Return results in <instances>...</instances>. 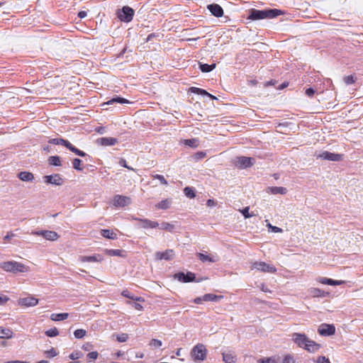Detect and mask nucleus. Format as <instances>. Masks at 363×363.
Masks as SVG:
<instances>
[{
  "label": "nucleus",
  "instance_id": "1",
  "mask_svg": "<svg viewBox=\"0 0 363 363\" xmlns=\"http://www.w3.org/2000/svg\"><path fill=\"white\" fill-rule=\"evenodd\" d=\"M291 339L298 347L311 353L318 352L321 347L320 344L311 340L304 333H294L291 335Z\"/></svg>",
  "mask_w": 363,
  "mask_h": 363
},
{
  "label": "nucleus",
  "instance_id": "2",
  "mask_svg": "<svg viewBox=\"0 0 363 363\" xmlns=\"http://www.w3.org/2000/svg\"><path fill=\"white\" fill-rule=\"evenodd\" d=\"M282 13L281 10L273 9L266 10H257L252 9L250 11L248 18L252 21L261 20L264 18H274Z\"/></svg>",
  "mask_w": 363,
  "mask_h": 363
},
{
  "label": "nucleus",
  "instance_id": "3",
  "mask_svg": "<svg viewBox=\"0 0 363 363\" xmlns=\"http://www.w3.org/2000/svg\"><path fill=\"white\" fill-rule=\"evenodd\" d=\"M0 268L7 272L13 274L23 273L30 271L29 267L16 261H7L0 263Z\"/></svg>",
  "mask_w": 363,
  "mask_h": 363
},
{
  "label": "nucleus",
  "instance_id": "4",
  "mask_svg": "<svg viewBox=\"0 0 363 363\" xmlns=\"http://www.w3.org/2000/svg\"><path fill=\"white\" fill-rule=\"evenodd\" d=\"M207 350L204 345L199 343L191 351V356L194 361L204 360L206 358Z\"/></svg>",
  "mask_w": 363,
  "mask_h": 363
},
{
  "label": "nucleus",
  "instance_id": "5",
  "mask_svg": "<svg viewBox=\"0 0 363 363\" xmlns=\"http://www.w3.org/2000/svg\"><path fill=\"white\" fill-rule=\"evenodd\" d=\"M134 15V10L128 6H123L121 11H118V16L119 19L124 22H130L133 20Z\"/></svg>",
  "mask_w": 363,
  "mask_h": 363
},
{
  "label": "nucleus",
  "instance_id": "6",
  "mask_svg": "<svg viewBox=\"0 0 363 363\" xmlns=\"http://www.w3.org/2000/svg\"><path fill=\"white\" fill-rule=\"evenodd\" d=\"M33 235L43 236L45 240L50 241L57 240L60 235L55 231L52 230H33L31 232Z\"/></svg>",
  "mask_w": 363,
  "mask_h": 363
},
{
  "label": "nucleus",
  "instance_id": "7",
  "mask_svg": "<svg viewBox=\"0 0 363 363\" xmlns=\"http://www.w3.org/2000/svg\"><path fill=\"white\" fill-rule=\"evenodd\" d=\"M131 203V199L126 196L116 195L112 199V204L116 207H125Z\"/></svg>",
  "mask_w": 363,
  "mask_h": 363
},
{
  "label": "nucleus",
  "instance_id": "8",
  "mask_svg": "<svg viewBox=\"0 0 363 363\" xmlns=\"http://www.w3.org/2000/svg\"><path fill=\"white\" fill-rule=\"evenodd\" d=\"M252 268L263 272L274 273L277 271L274 267L269 265L264 262H255L252 263Z\"/></svg>",
  "mask_w": 363,
  "mask_h": 363
},
{
  "label": "nucleus",
  "instance_id": "9",
  "mask_svg": "<svg viewBox=\"0 0 363 363\" xmlns=\"http://www.w3.org/2000/svg\"><path fill=\"white\" fill-rule=\"evenodd\" d=\"M318 333L322 336H330L335 333V327L333 324H321L318 329Z\"/></svg>",
  "mask_w": 363,
  "mask_h": 363
},
{
  "label": "nucleus",
  "instance_id": "10",
  "mask_svg": "<svg viewBox=\"0 0 363 363\" xmlns=\"http://www.w3.org/2000/svg\"><path fill=\"white\" fill-rule=\"evenodd\" d=\"M255 159L245 156L238 157L235 159V165L240 168H246L253 164Z\"/></svg>",
  "mask_w": 363,
  "mask_h": 363
},
{
  "label": "nucleus",
  "instance_id": "11",
  "mask_svg": "<svg viewBox=\"0 0 363 363\" xmlns=\"http://www.w3.org/2000/svg\"><path fill=\"white\" fill-rule=\"evenodd\" d=\"M342 157V155L330 152L328 151H323L317 155V158L335 162L340 161Z\"/></svg>",
  "mask_w": 363,
  "mask_h": 363
},
{
  "label": "nucleus",
  "instance_id": "12",
  "mask_svg": "<svg viewBox=\"0 0 363 363\" xmlns=\"http://www.w3.org/2000/svg\"><path fill=\"white\" fill-rule=\"evenodd\" d=\"M39 301L33 296L21 298L18 301V304L23 307H33L38 305Z\"/></svg>",
  "mask_w": 363,
  "mask_h": 363
},
{
  "label": "nucleus",
  "instance_id": "13",
  "mask_svg": "<svg viewBox=\"0 0 363 363\" xmlns=\"http://www.w3.org/2000/svg\"><path fill=\"white\" fill-rule=\"evenodd\" d=\"M195 278V274L192 272H187L186 274L179 272L174 274V279L184 283L194 281Z\"/></svg>",
  "mask_w": 363,
  "mask_h": 363
},
{
  "label": "nucleus",
  "instance_id": "14",
  "mask_svg": "<svg viewBox=\"0 0 363 363\" xmlns=\"http://www.w3.org/2000/svg\"><path fill=\"white\" fill-rule=\"evenodd\" d=\"M44 182L47 184L60 186L63 184V180L58 174L46 175L43 177Z\"/></svg>",
  "mask_w": 363,
  "mask_h": 363
},
{
  "label": "nucleus",
  "instance_id": "15",
  "mask_svg": "<svg viewBox=\"0 0 363 363\" xmlns=\"http://www.w3.org/2000/svg\"><path fill=\"white\" fill-rule=\"evenodd\" d=\"M133 219L139 221V226L143 228H155L159 226V223L157 222L152 221L146 218H134Z\"/></svg>",
  "mask_w": 363,
  "mask_h": 363
},
{
  "label": "nucleus",
  "instance_id": "16",
  "mask_svg": "<svg viewBox=\"0 0 363 363\" xmlns=\"http://www.w3.org/2000/svg\"><path fill=\"white\" fill-rule=\"evenodd\" d=\"M174 255V253L172 250H167L164 252H157L155 253V258L159 260H170L173 258Z\"/></svg>",
  "mask_w": 363,
  "mask_h": 363
},
{
  "label": "nucleus",
  "instance_id": "17",
  "mask_svg": "<svg viewBox=\"0 0 363 363\" xmlns=\"http://www.w3.org/2000/svg\"><path fill=\"white\" fill-rule=\"evenodd\" d=\"M208 11L216 17H221L223 15L222 7L216 4H209L207 6Z\"/></svg>",
  "mask_w": 363,
  "mask_h": 363
},
{
  "label": "nucleus",
  "instance_id": "18",
  "mask_svg": "<svg viewBox=\"0 0 363 363\" xmlns=\"http://www.w3.org/2000/svg\"><path fill=\"white\" fill-rule=\"evenodd\" d=\"M103 256L99 254H95L91 256H81L79 260L82 262H99L103 260Z\"/></svg>",
  "mask_w": 363,
  "mask_h": 363
},
{
  "label": "nucleus",
  "instance_id": "19",
  "mask_svg": "<svg viewBox=\"0 0 363 363\" xmlns=\"http://www.w3.org/2000/svg\"><path fill=\"white\" fill-rule=\"evenodd\" d=\"M317 281L322 284H328L331 286H339L345 283L342 280H333L326 277H318Z\"/></svg>",
  "mask_w": 363,
  "mask_h": 363
},
{
  "label": "nucleus",
  "instance_id": "20",
  "mask_svg": "<svg viewBox=\"0 0 363 363\" xmlns=\"http://www.w3.org/2000/svg\"><path fill=\"white\" fill-rule=\"evenodd\" d=\"M97 143L103 146H112L118 143V140L115 138H101L97 140Z\"/></svg>",
  "mask_w": 363,
  "mask_h": 363
},
{
  "label": "nucleus",
  "instance_id": "21",
  "mask_svg": "<svg viewBox=\"0 0 363 363\" xmlns=\"http://www.w3.org/2000/svg\"><path fill=\"white\" fill-rule=\"evenodd\" d=\"M267 192L271 194H286L287 193V189L285 187L282 186H269L267 189Z\"/></svg>",
  "mask_w": 363,
  "mask_h": 363
},
{
  "label": "nucleus",
  "instance_id": "22",
  "mask_svg": "<svg viewBox=\"0 0 363 363\" xmlns=\"http://www.w3.org/2000/svg\"><path fill=\"white\" fill-rule=\"evenodd\" d=\"M309 294L312 297L314 298H323L329 295L328 292L324 291L318 288H311L309 290Z\"/></svg>",
  "mask_w": 363,
  "mask_h": 363
},
{
  "label": "nucleus",
  "instance_id": "23",
  "mask_svg": "<svg viewBox=\"0 0 363 363\" xmlns=\"http://www.w3.org/2000/svg\"><path fill=\"white\" fill-rule=\"evenodd\" d=\"M18 178L23 182H32L34 179V175L30 172L23 171L20 172L18 175Z\"/></svg>",
  "mask_w": 363,
  "mask_h": 363
},
{
  "label": "nucleus",
  "instance_id": "24",
  "mask_svg": "<svg viewBox=\"0 0 363 363\" xmlns=\"http://www.w3.org/2000/svg\"><path fill=\"white\" fill-rule=\"evenodd\" d=\"M13 331L9 328L0 327V338L9 339L13 337Z\"/></svg>",
  "mask_w": 363,
  "mask_h": 363
},
{
  "label": "nucleus",
  "instance_id": "25",
  "mask_svg": "<svg viewBox=\"0 0 363 363\" xmlns=\"http://www.w3.org/2000/svg\"><path fill=\"white\" fill-rule=\"evenodd\" d=\"M222 356H223V360L225 363H235L237 361L236 356L232 353L223 352Z\"/></svg>",
  "mask_w": 363,
  "mask_h": 363
},
{
  "label": "nucleus",
  "instance_id": "26",
  "mask_svg": "<svg viewBox=\"0 0 363 363\" xmlns=\"http://www.w3.org/2000/svg\"><path fill=\"white\" fill-rule=\"evenodd\" d=\"M101 235L106 238L111 240H115L117 238L116 233L108 229H102L101 230Z\"/></svg>",
  "mask_w": 363,
  "mask_h": 363
},
{
  "label": "nucleus",
  "instance_id": "27",
  "mask_svg": "<svg viewBox=\"0 0 363 363\" xmlns=\"http://www.w3.org/2000/svg\"><path fill=\"white\" fill-rule=\"evenodd\" d=\"M223 296H218L213 294H206L203 295V298L205 301H219L223 298Z\"/></svg>",
  "mask_w": 363,
  "mask_h": 363
},
{
  "label": "nucleus",
  "instance_id": "28",
  "mask_svg": "<svg viewBox=\"0 0 363 363\" xmlns=\"http://www.w3.org/2000/svg\"><path fill=\"white\" fill-rule=\"evenodd\" d=\"M279 357L277 356H272L269 357H263L257 360V363H279Z\"/></svg>",
  "mask_w": 363,
  "mask_h": 363
},
{
  "label": "nucleus",
  "instance_id": "29",
  "mask_svg": "<svg viewBox=\"0 0 363 363\" xmlns=\"http://www.w3.org/2000/svg\"><path fill=\"white\" fill-rule=\"evenodd\" d=\"M68 316L69 314L67 313H52L50 315V319L53 321H60L67 319Z\"/></svg>",
  "mask_w": 363,
  "mask_h": 363
},
{
  "label": "nucleus",
  "instance_id": "30",
  "mask_svg": "<svg viewBox=\"0 0 363 363\" xmlns=\"http://www.w3.org/2000/svg\"><path fill=\"white\" fill-rule=\"evenodd\" d=\"M196 256L203 262H216L217 261V259H215L214 257H210L208 255L203 254V253H201V252L197 253Z\"/></svg>",
  "mask_w": 363,
  "mask_h": 363
},
{
  "label": "nucleus",
  "instance_id": "31",
  "mask_svg": "<svg viewBox=\"0 0 363 363\" xmlns=\"http://www.w3.org/2000/svg\"><path fill=\"white\" fill-rule=\"evenodd\" d=\"M172 200L169 199H164L156 204V208L158 209H167L170 207Z\"/></svg>",
  "mask_w": 363,
  "mask_h": 363
},
{
  "label": "nucleus",
  "instance_id": "32",
  "mask_svg": "<svg viewBox=\"0 0 363 363\" xmlns=\"http://www.w3.org/2000/svg\"><path fill=\"white\" fill-rule=\"evenodd\" d=\"M183 143L185 145L195 148L199 146V140L196 138L186 139L183 141Z\"/></svg>",
  "mask_w": 363,
  "mask_h": 363
},
{
  "label": "nucleus",
  "instance_id": "33",
  "mask_svg": "<svg viewBox=\"0 0 363 363\" xmlns=\"http://www.w3.org/2000/svg\"><path fill=\"white\" fill-rule=\"evenodd\" d=\"M113 103H119V104H129V101L122 98V97H115L111 99V100L108 101L105 104H112Z\"/></svg>",
  "mask_w": 363,
  "mask_h": 363
},
{
  "label": "nucleus",
  "instance_id": "34",
  "mask_svg": "<svg viewBox=\"0 0 363 363\" xmlns=\"http://www.w3.org/2000/svg\"><path fill=\"white\" fill-rule=\"evenodd\" d=\"M199 67L203 72H209L216 67V64L208 65L199 63Z\"/></svg>",
  "mask_w": 363,
  "mask_h": 363
},
{
  "label": "nucleus",
  "instance_id": "35",
  "mask_svg": "<svg viewBox=\"0 0 363 363\" xmlns=\"http://www.w3.org/2000/svg\"><path fill=\"white\" fill-rule=\"evenodd\" d=\"M48 162L51 165L59 167L61 165L60 158L59 156H50L48 158Z\"/></svg>",
  "mask_w": 363,
  "mask_h": 363
},
{
  "label": "nucleus",
  "instance_id": "36",
  "mask_svg": "<svg viewBox=\"0 0 363 363\" xmlns=\"http://www.w3.org/2000/svg\"><path fill=\"white\" fill-rule=\"evenodd\" d=\"M121 295L124 297H126L128 298H130V299H132L133 301H140L142 299L141 297H137V296H133L129 291L128 290H123L122 292H121Z\"/></svg>",
  "mask_w": 363,
  "mask_h": 363
},
{
  "label": "nucleus",
  "instance_id": "37",
  "mask_svg": "<svg viewBox=\"0 0 363 363\" xmlns=\"http://www.w3.org/2000/svg\"><path fill=\"white\" fill-rule=\"evenodd\" d=\"M190 91L191 93L199 95L207 96L208 94L206 90L198 87H191Z\"/></svg>",
  "mask_w": 363,
  "mask_h": 363
},
{
  "label": "nucleus",
  "instance_id": "38",
  "mask_svg": "<svg viewBox=\"0 0 363 363\" xmlns=\"http://www.w3.org/2000/svg\"><path fill=\"white\" fill-rule=\"evenodd\" d=\"M185 196L188 198L193 199L196 196L195 191L193 188L186 186L184 189Z\"/></svg>",
  "mask_w": 363,
  "mask_h": 363
},
{
  "label": "nucleus",
  "instance_id": "39",
  "mask_svg": "<svg viewBox=\"0 0 363 363\" xmlns=\"http://www.w3.org/2000/svg\"><path fill=\"white\" fill-rule=\"evenodd\" d=\"M149 345L152 349L159 348L162 345V342L160 340L152 339L149 343Z\"/></svg>",
  "mask_w": 363,
  "mask_h": 363
},
{
  "label": "nucleus",
  "instance_id": "40",
  "mask_svg": "<svg viewBox=\"0 0 363 363\" xmlns=\"http://www.w3.org/2000/svg\"><path fill=\"white\" fill-rule=\"evenodd\" d=\"M250 207L247 206L242 210H240V213L242 214V216L245 217V218H249L251 217H253L255 216V214L252 212L251 213H249Z\"/></svg>",
  "mask_w": 363,
  "mask_h": 363
},
{
  "label": "nucleus",
  "instance_id": "41",
  "mask_svg": "<svg viewBox=\"0 0 363 363\" xmlns=\"http://www.w3.org/2000/svg\"><path fill=\"white\" fill-rule=\"evenodd\" d=\"M86 330L84 329H77L74 332V335L77 339H82L86 335Z\"/></svg>",
  "mask_w": 363,
  "mask_h": 363
},
{
  "label": "nucleus",
  "instance_id": "42",
  "mask_svg": "<svg viewBox=\"0 0 363 363\" xmlns=\"http://www.w3.org/2000/svg\"><path fill=\"white\" fill-rule=\"evenodd\" d=\"M174 228V225H172L169 223H167V222L162 223L161 226H160L161 229L166 230L169 232H172Z\"/></svg>",
  "mask_w": 363,
  "mask_h": 363
},
{
  "label": "nucleus",
  "instance_id": "43",
  "mask_svg": "<svg viewBox=\"0 0 363 363\" xmlns=\"http://www.w3.org/2000/svg\"><path fill=\"white\" fill-rule=\"evenodd\" d=\"M81 164H82V160L78 159V158H75L72 161V165H73V167L78 170V171H82V168L81 167Z\"/></svg>",
  "mask_w": 363,
  "mask_h": 363
},
{
  "label": "nucleus",
  "instance_id": "44",
  "mask_svg": "<svg viewBox=\"0 0 363 363\" xmlns=\"http://www.w3.org/2000/svg\"><path fill=\"white\" fill-rule=\"evenodd\" d=\"M152 177L154 179H158L162 184L165 185V186L168 185V182L163 175L153 174V175H152Z\"/></svg>",
  "mask_w": 363,
  "mask_h": 363
},
{
  "label": "nucleus",
  "instance_id": "45",
  "mask_svg": "<svg viewBox=\"0 0 363 363\" xmlns=\"http://www.w3.org/2000/svg\"><path fill=\"white\" fill-rule=\"evenodd\" d=\"M59 332L56 328H51L45 331V335L48 337H55L58 335Z\"/></svg>",
  "mask_w": 363,
  "mask_h": 363
},
{
  "label": "nucleus",
  "instance_id": "46",
  "mask_svg": "<svg viewBox=\"0 0 363 363\" xmlns=\"http://www.w3.org/2000/svg\"><path fill=\"white\" fill-rule=\"evenodd\" d=\"M82 353L80 351H74L69 355V359L75 360L82 357Z\"/></svg>",
  "mask_w": 363,
  "mask_h": 363
},
{
  "label": "nucleus",
  "instance_id": "47",
  "mask_svg": "<svg viewBox=\"0 0 363 363\" xmlns=\"http://www.w3.org/2000/svg\"><path fill=\"white\" fill-rule=\"evenodd\" d=\"M294 357L291 354H286L284 357L282 363H295Z\"/></svg>",
  "mask_w": 363,
  "mask_h": 363
},
{
  "label": "nucleus",
  "instance_id": "48",
  "mask_svg": "<svg viewBox=\"0 0 363 363\" xmlns=\"http://www.w3.org/2000/svg\"><path fill=\"white\" fill-rule=\"evenodd\" d=\"M106 252L110 256H121V250H106Z\"/></svg>",
  "mask_w": 363,
  "mask_h": 363
},
{
  "label": "nucleus",
  "instance_id": "49",
  "mask_svg": "<svg viewBox=\"0 0 363 363\" xmlns=\"http://www.w3.org/2000/svg\"><path fill=\"white\" fill-rule=\"evenodd\" d=\"M49 143L54 145H62L65 143V140L62 138H53L49 140Z\"/></svg>",
  "mask_w": 363,
  "mask_h": 363
},
{
  "label": "nucleus",
  "instance_id": "50",
  "mask_svg": "<svg viewBox=\"0 0 363 363\" xmlns=\"http://www.w3.org/2000/svg\"><path fill=\"white\" fill-rule=\"evenodd\" d=\"M128 335L125 334V333H122V334H120V335H118L117 337H116V340L119 342H125L127 340H128Z\"/></svg>",
  "mask_w": 363,
  "mask_h": 363
},
{
  "label": "nucleus",
  "instance_id": "51",
  "mask_svg": "<svg viewBox=\"0 0 363 363\" xmlns=\"http://www.w3.org/2000/svg\"><path fill=\"white\" fill-rule=\"evenodd\" d=\"M71 151L72 152H74V154H76L77 155L80 156V157H84L86 155L84 152L77 149L74 146L73 147H72V150Z\"/></svg>",
  "mask_w": 363,
  "mask_h": 363
},
{
  "label": "nucleus",
  "instance_id": "52",
  "mask_svg": "<svg viewBox=\"0 0 363 363\" xmlns=\"http://www.w3.org/2000/svg\"><path fill=\"white\" fill-rule=\"evenodd\" d=\"M119 164L121 166V167H123L125 168H127L130 170H132V171H135V169L129 167L128 164H127V162H126V160L123 158H121L120 160H119Z\"/></svg>",
  "mask_w": 363,
  "mask_h": 363
},
{
  "label": "nucleus",
  "instance_id": "53",
  "mask_svg": "<svg viewBox=\"0 0 363 363\" xmlns=\"http://www.w3.org/2000/svg\"><path fill=\"white\" fill-rule=\"evenodd\" d=\"M344 82L346 84H352L354 82V79L352 75L346 76L344 78Z\"/></svg>",
  "mask_w": 363,
  "mask_h": 363
},
{
  "label": "nucleus",
  "instance_id": "54",
  "mask_svg": "<svg viewBox=\"0 0 363 363\" xmlns=\"http://www.w3.org/2000/svg\"><path fill=\"white\" fill-rule=\"evenodd\" d=\"M315 363H330V362L325 356H320L317 358Z\"/></svg>",
  "mask_w": 363,
  "mask_h": 363
},
{
  "label": "nucleus",
  "instance_id": "55",
  "mask_svg": "<svg viewBox=\"0 0 363 363\" xmlns=\"http://www.w3.org/2000/svg\"><path fill=\"white\" fill-rule=\"evenodd\" d=\"M48 357H54L57 356V353L55 350L52 347L50 350L45 352Z\"/></svg>",
  "mask_w": 363,
  "mask_h": 363
},
{
  "label": "nucleus",
  "instance_id": "56",
  "mask_svg": "<svg viewBox=\"0 0 363 363\" xmlns=\"http://www.w3.org/2000/svg\"><path fill=\"white\" fill-rule=\"evenodd\" d=\"M267 226L270 228L272 230V232L274 233H281L282 232V229L279 228V227H277V226H274L272 225V224L270 223H268L267 225Z\"/></svg>",
  "mask_w": 363,
  "mask_h": 363
},
{
  "label": "nucleus",
  "instance_id": "57",
  "mask_svg": "<svg viewBox=\"0 0 363 363\" xmlns=\"http://www.w3.org/2000/svg\"><path fill=\"white\" fill-rule=\"evenodd\" d=\"M98 356H99V353H98L97 352H96V351H94V352H89V353L87 354V357H88L89 359H93V360H94V359H97Z\"/></svg>",
  "mask_w": 363,
  "mask_h": 363
},
{
  "label": "nucleus",
  "instance_id": "58",
  "mask_svg": "<svg viewBox=\"0 0 363 363\" xmlns=\"http://www.w3.org/2000/svg\"><path fill=\"white\" fill-rule=\"evenodd\" d=\"M127 303L131 304V303L130 301H127ZM132 305L138 311H142L143 308V306L140 303H132Z\"/></svg>",
  "mask_w": 363,
  "mask_h": 363
},
{
  "label": "nucleus",
  "instance_id": "59",
  "mask_svg": "<svg viewBox=\"0 0 363 363\" xmlns=\"http://www.w3.org/2000/svg\"><path fill=\"white\" fill-rule=\"evenodd\" d=\"M306 94L308 96H312L314 93H315V90L313 89V88H308L306 90Z\"/></svg>",
  "mask_w": 363,
  "mask_h": 363
},
{
  "label": "nucleus",
  "instance_id": "60",
  "mask_svg": "<svg viewBox=\"0 0 363 363\" xmlns=\"http://www.w3.org/2000/svg\"><path fill=\"white\" fill-rule=\"evenodd\" d=\"M203 296H199V297H197L196 298L194 299L193 302L194 303H196V304H201L202 303L203 301H205L204 300H203Z\"/></svg>",
  "mask_w": 363,
  "mask_h": 363
},
{
  "label": "nucleus",
  "instance_id": "61",
  "mask_svg": "<svg viewBox=\"0 0 363 363\" xmlns=\"http://www.w3.org/2000/svg\"><path fill=\"white\" fill-rule=\"evenodd\" d=\"M63 145L65 146L70 151L72 150V147H74L72 144H71L68 140H65V143H63Z\"/></svg>",
  "mask_w": 363,
  "mask_h": 363
},
{
  "label": "nucleus",
  "instance_id": "62",
  "mask_svg": "<svg viewBox=\"0 0 363 363\" xmlns=\"http://www.w3.org/2000/svg\"><path fill=\"white\" fill-rule=\"evenodd\" d=\"M63 145L65 146L70 151L72 150V147H74L72 144H71L68 140H65V143H63Z\"/></svg>",
  "mask_w": 363,
  "mask_h": 363
},
{
  "label": "nucleus",
  "instance_id": "63",
  "mask_svg": "<svg viewBox=\"0 0 363 363\" xmlns=\"http://www.w3.org/2000/svg\"><path fill=\"white\" fill-rule=\"evenodd\" d=\"M206 205L208 206L213 207L216 205V202L213 199H208L206 201Z\"/></svg>",
  "mask_w": 363,
  "mask_h": 363
},
{
  "label": "nucleus",
  "instance_id": "64",
  "mask_svg": "<svg viewBox=\"0 0 363 363\" xmlns=\"http://www.w3.org/2000/svg\"><path fill=\"white\" fill-rule=\"evenodd\" d=\"M205 156H206V153L203 152H198L196 154V157L198 160H201V159L203 158Z\"/></svg>",
  "mask_w": 363,
  "mask_h": 363
}]
</instances>
